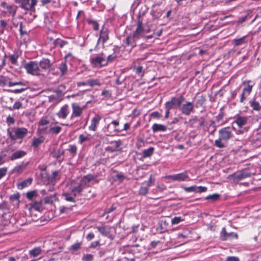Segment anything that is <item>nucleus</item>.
<instances>
[{"label":"nucleus","instance_id":"obj_1","mask_svg":"<svg viewBox=\"0 0 261 261\" xmlns=\"http://www.w3.org/2000/svg\"><path fill=\"white\" fill-rule=\"evenodd\" d=\"M232 130L233 129L230 127L220 129L219 130V138L215 141V145L220 148L225 147L227 141L233 136Z\"/></svg>","mask_w":261,"mask_h":261},{"label":"nucleus","instance_id":"obj_2","mask_svg":"<svg viewBox=\"0 0 261 261\" xmlns=\"http://www.w3.org/2000/svg\"><path fill=\"white\" fill-rule=\"evenodd\" d=\"M24 68L27 71V72L34 75H44V73L40 72L39 69L38 63L33 61H31L26 64Z\"/></svg>","mask_w":261,"mask_h":261},{"label":"nucleus","instance_id":"obj_3","mask_svg":"<svg viewBox=\"0 0 261 261\" xmlns=\"http://www.w3.org/2000/svg\"><path fill=\"white\" fill-rule=\"evenodd\" d=\"M67 186L69 187L71 192L73 193V195H77L81 193L85 188L81 180L76 181L74 180H71L68 183Z\"/></svg>","mask_w":261,"mask_h":261},{"label":"nucleus","instance_id":"obj_4","mask_svg":"<svg viewBox=\"0 0 261 261\" xmlns=\"http://www.w3.org/2000/svg\"><path fill=\"white\" fill-rule=\"evenodd\" d=\"M185 100L183 96L180 95L178 97H173L171 99L167 101L165 104V108L168 109H172L174 108H177L181 106L182 102Z\"/></svg>","mask_w":261,"mask_h":261},{"label":"nucleus","instance_id":"obj_5","mask_svg":"<svg viewBox=\"0 0 261 261\" xmlns=\"http://www.w3.org/2000/svg\"><path fill=\"white\" fill-rule=\"evenodd\" d=\"M1 6L4 9L3 13L5 15L11 16L14 17L17 10V7L14 5L8 4L6 2H2Z\"/></svg>","mask_w":261,"mask_h":261},{"label":"nucleus","instance_id":"obj_6","mask_svg":"<svg viewBox=\"0 0 261 261\" xmlns=\"http://www.w3.org/2000/svg\"><path fill=\"white\" fill-rule=\"evenodd\" d=\"M250 81L243 82V84L245 85V86L243 89V92L241 95L240 102L243 103L244 100L246 99L247 97L251 93L253 85H250L248 83Z\"/></svg>","mask_w":261,"mask_h":261},{"label":"nucleus","instance_id":"obj_7","mask_svg":"<svg viewBox=\"0 0 261 261\" xmlns=\"http://www.w3.org/2000/svg\"><path fill=\"white\" fill-rule=\"evenodd\" d=\"M85 108L86 105L80 107L77 103H72L71 104L72 114L70 116V119H73L74 118L80 117Z\"/></svg>","mask_w":261,"mask_h":261},{"label":"nucleus","instance_id":"obj_8","mask_svg":"<svg viewBox=\"0 0 261 261\" xmlns=\"http://www.w3.org/2000/svg\"><path fill=\"white\" fill-rule=\"evenodd\" d=\"M119 125V122L118 120H114L105 127L104 131L108 133V135H111L114 133H119L121 130L117 128Z\"/></svg>","mask_w":261,"mask_h":261},{"label":"nucleus","instance_id":"obj_9","mask_svg":"<svg viewBox=\"0 0 261 261\" xmlns=\"http://www.w3.org/2000/svg\"><path fill=\"white\" fill-rule=\"evenodd\" d=\"M90 63L95 67H101L108 64L105 58L99 56L90 58Z\"/></svg>","mask_w":261,"mask_h":261},{"label":"nucleus","instance_id":"obj_10","mask_svg":"<svg viewBox=\"0 0 261 261\" xmlns=\"http://www.w3.org/2000/svg\"><path fill=\"white\" fill-rule=\"evenodd\" d=\"M143 23L141 20L139 18L137 23V27L135 31H134L132 38L134 40L139 39L140 37L143 36V33L145 31V29L143 28Z\"/></svg>","mask_w":261,"mask_h":261},{"label":"nucleus","instance_id":"obj_11","mask_svg":"<svg viewBox=\"0 0 261 261\" xmlns=\"http://www.w3.org/2000/svg\"><path fill=\"white\" fill-rule=\"evenodd\" d=\"M251 176L250 173L247 169H244L234 173L230 175V177L235 181H238Z\"/></svg>","mask_w":261,"mask_h":261},{"label":"nucleus","instance_id":"obj_12","mask_svg":"<svg viewBox=\"0 0 261 261\" xmlns=\"http://www.w3.org/2000/svg\"><path fill=\"white\" fill-rule=\"evenodd\" d=\"M180 110L183 114L189 116L194 112V105L192 102L187 101L181 106Z\"/></svg>","mask_w":261,"mask_h":261},{"label":"nucleus","instance_id":"obj_13","mask_svg":"<svg viewBox=\"0 0 261 261\" xmlns=\"http://www.w3.org/2000/svg\"><path fill=\"white\" fill-rule=\"evenodd\" d=\"M43 250L40 246L35 247L29 251V255L30 258H34L33 260H36L41 258V255Z\"/></svg>","mask_w":261,"mask_h":261},{"label":"nucleus","instance_id":"obj_14","mask_svg":"<svg viewBox=\"0 0 261 261\" xmlns=\"http://www.w3.org/2000/svg\"><path fill=\"white\" fill-rule=\"evenodd\" d=\"M40 72L44 73V75L51 66L50 61L48 59H43L38 63Z\"/></svg>","mask_w":261,"mask_h":261},{"label":"nucleus","instance_id":"obj_15","mask_svg":"<svg viewBox=\"0 0 261 261\" xmlns=\"http://www.w3.org/2000/svg\"><path fill=\"white\" fill-rule=\"evenodd\" d=\"M220 238L222 241H226L227 239L231 238L238 239V236L236 233L230 232L227 233L225 227H223L221 233Z\"/></svg>","mask_w":261,"mask_h":261},{"label":"nucleus","instance_id":"obj_16","mask_svg":"<svg viewBox=\"0 0 261 261\" xmlns=\"http://www.w3.org/2000/svg\"><path fill=\"white\" fill-rule=\"evenodd\" d=\"M189 177L188 174L186 171L184 172L169 175L168 178L173 181H181L186 180Z\"/></svg>","mask_w":261,"mask_h":261},{"label":"nucleus","instance_id":"obj_17","mask_svg":"<svg viewBox=\"0 0 261 261\" xmlns=\"http://www.w3.org/2000/svg\"><path fill=\"white\" fill-rule=\"evenodd\" d=\"M97 176L94 174H88L84 176L81 180L85 187H88L90 184L96 180Z\"/></svg>","mask_w":261,"mask_h":261},{"label":"nucleus","instance_id":"obj_18","mask_svg":"<svg viewBox=\"0 0 261 261\" xmlns=\"http://www.w3.org/2000/svg\"><path fill=\"white\" fill-rule=\"evenodd\" d=\"M70 110L67 105H65L61 108L60 110L57 113V115L59 118L65 119L69 114Z\"/></svg>","mask_w":261,"mask_h":261},{"label":"nucleus","instance_id":"obj_19","mask_svg":"<svg viewBox=\"0 0 261 261\" xmlns=\"http://www.w3.org/2000/svg\"><path fill=\"white\" fill-rule=\"evenodd\" d=\"M28 130L24 127H18L14 132L15 139H22L27 135Z\"/></svg>","mask_w":261,"mask_h":261},{"label":"nucleus","instance_id":"obj_20","mask_svg":"<svg viewBox=\"0 0 261 261\" xmlns=\"http://www.w3.org/2000/svg\"><path fill=\"white\" fill-rule=\"evenodd\" d=\"M100 119L101 117L100 116H95L91 120V125L89 126V129L91 130L95 131Z\"/></svg>","mask_w":261,"mask_h":261},{"label":"nucleus","instance_id":"obj_21","mask_svg":"<svg viewBox=\"0 0 261 261\" xmlns=\"http://www.w3.org/2000/svg\"><path fill=\"white\" fill-rule=\"evenodd\" d=\"M58 123L57 122L55 123H52L50 125V128L48 130L49 133L52 134L57 135L59 134L61 131L62 128L60 126L56 125V124Z\"/></svg>","mask_w":261,"mask_h":261},{"label":"nucleus","instance_id":"obj_22","mask_svg":"<svg viewBox=\"0 0 261 261\" xmlns=\"http://www.w3.org/2000/svg\"><path fill=\"white\" fill-rule=\"evenodd\" d=\"M247 118L243 116H239L234 121L233 123H236L237 125L241 128L246 124L247 122Z\"/></svg>","mask_w":261,"mask_h":261},{"label":"nucleus","instance_id":"obj_23","mask_svg":"<svg viewBox=\"0 0 261 261\" xmlns=\"http://www.w3.org/2000/svg\"><path fill=\"white\" fill-rule=\"evenodd\" d=\"M96 228L102 236L107 237L109 236L110 228L109 226H97Z\"/></svg>","mask_w":261,"mask_h":261},{"label":"nucleus","instance_id":"obj_24","mask_svg":"<svg viewBox=\"0 0 261 261\" xmlns=\"http://www.w3.org/2000/svg\"><path fill=\"white\" fill-rule=\"evenodd\" d=\"M27 153L23 150H17L12 154L10 159L12 161L21 158L26 155Z\"/></svg>","mask_w":261,"mask_h":261},{"label":"nucleus","instance_id":"obj_25","mask_svg":"<svg viewBox=\"0 0 261 261\" xmlns=\"http://www.w3.org/2000/svg\"><path fill=\"white\" fill-rule=\"evenodd\" d=\"M76 196L73 195V193L71 191L70 192H67L63 193V196L66 201L73 203L75 202V198Z\"/></svg>","mask_w":261,"mask_h":261},{"label":"nucleus","instance_id":"obj_26","mask_svg":"<svg viewBox=\"0 0 261 261\" xmlns=\"http://www.w3.org/2000/svg\"><path fill=\"white\" fill-rule=\"evenodd\" d=\"M120 143L119 141H114L110 143V145L106 148V150L114 152L120 146Z\"/></svg>","mask_w":261,"mask_h":261},{"label":"nucleus","instance_id":"obj_27","mask_svg":"<svg viewBox=\"0 0 261 261\" xmlns=\"http://www.w3.org/2000/svg\"><path fill=\"white\" fill-rule=\"evenodd\" d=\"M58 69L60 71L61 75L63 76L66 74L67 72V66L66 61H64L62 62L58 66Z\"/></svg>","mask_w":261,"mask_h":261},{"label":"nucleus","instance_id":"obj_28","mask_svg":"<svg viewBox=\"0 0 261 261\" xmlns=\"http://www.w3.org/2000/svg\"><path fill=\"white\" fill-rule=\"evenodd\" d=\"M167 127L166 126L161 124L154 123L152 126V130L153 133L164 132L165 131Z\"/></svg>","mask_w":261,"mask_h":261},{"label":"nucleus","instance_id":"obj_29","mask_svg":"<svg viewBox=\"0 0 261 261\" xmlns=\"http://www.w3.org/2000/svg\"><path fill=\"white\" fill-rule=\"evenodd\" d=\"M149 186L147 185L146 181H145L142 184V186H141L139 189V194L141 195H145L147 194L148 192V187Z\"/></svg>","mask_w":261,"mask_h":261},{"label":"nucleus","instance_id":"obj_30","mask_svg":"<svg viewBox=\"0 0 261 261\" xmlns=\"http://www.w3.org/2000/svg\"><path fill=\"white\" fill-rule=\"evenodd\" d=\"M101 39L102 43H105L109 39L108 33L107 30H105L103 28L100 31V37L99 40Z\"/></svg>","mask_w":261,"mask_h":261},{"label":"nucleus","instance_id":"obj_31","mask_svg":"<svg viewBox=\"0 0 261 261\" xmlns=\"http://www.w3.org/2000/svg\"><path fill=\"white\" fill-rule=\"evenodd\" d=\"M64 153V150L60 147L57 150H54L51 152V154L52 156L55 159H58L60 158Z\"/></svg>","mask_w":261,"mask_h":261},{"label":"nucleus","instance_id":"obj_32","mask_svg":"<svg viewBox=\"0 0 261 261\" xmlns=\"http://www.w3.org/2000/svg\"><path fill=\"white\" fill-rule=\"evenodd\" d=\"M32 178H28L21 182L18 184L17 187L19 189H22L24 188V187H28L29 185H30L32 183Z\"/></svg>","mask_w":261,"mask_h":261},{"label":"nucleus","instance_id":"obj_33","mask_svg":"<svg viewBox=\"0 0 261 261\" xmlns=\"http://www.w3.org/2000/svg\"><path fill=\"white\" fill-rule=\"evenodd\" d=\"M154 148L153 147H150L147 149H145L142 152V156L143 158H148L153 153Z\"/></svg>","mask_w":261,"mask_h":261},{"label":"nucleus","instance_id":"obj_34","mask_svg":"<svg viewBox=\"0 0 261 261\" xmlns=\"http://www.w3.org/2000/svg\"><path fill=\"white\" fill-rule=\"evenodd\" d=\"M205 101V98L203 95H201L196 100L195 103L196 108L203 107Z\"/></svg>","mask_w":261,"mask_h":261},{"label":"nucleus","instance_id":"obj_35","mask_svg":"<svg viewBox=\"0 0 261 261\" xmlns=\"http://www.w3.org/2000/svg\"><path fill=\"white\" fill-rule=\"evenodd\" d=\"M43 141L44 139L43 137L35 138L33 140L32 145V146L37 147L40 144H41L43 142Z\"/></svg>","mask_w":261,"mask_h":261},{"label":"nucleus","instance_id":"obj_36","mask_svg":"<svg viewBox=\"0 0 261 261\" xmlns=\"http://www.w3.org/2000/svg\"><path fill=\"white\" fill-rule=\"evenodd\" d=\"M11 82L10 79L3 75L0 76V86H5L6 85H9V82Z\"/></svg>","mask_w":261,"mask_h":261},{"label":"nucleus","instance_id":"obj_37","mask_svg":"<svg viewBox=\"0 0 261 261\" xmlns=\"http://www.w3.org/2000/svg\"><path fill=\"white\" fill-rule=\"evenodd\" d=\"M30 0H21L19 4H20V7L25 10H30L29 3Z\"/></svg>","mask_w":261,"mask_h":261},{"label":"nucleus","instance_id":"obj_38","mask_svg":"<svg viewBox=\"0 0 261 261\" xmlns=\"http://www.w3.org/2000/svg\"><path fill=\"white\" fill-rule=\"evenodd\" d=\"M56 194H54L52 195L45 197L44 199V200L45 203L52 204L56 200Z\"/></svg>","mask_w":261,"mask_h":261},{"label":"nucleus","instance_id":"obj_39","mask_svg":"<svg viewBox=\"0 0 261 261\" xmlns=\"http://www.w3.org/2000/svg\"><path fill=\"white\" fill-rule=\"evenodd\" d=\"M50 178L51 181H55L59 180L60 178V174L59 171H55L53 172L51 175H50Z\"/></svg>","mask_w":261,"mask_h":261},{"label":"nucleus","instance_id":"obj_40","mask_svg":"<svg viewBox=\"0 0 261 261\" xmlns=\"http://www.w3.org/2000/svg\"><path fill=\"white\" fill-rule=\"evenodd\" d=\"M88 85L91 87H93L95 85H101V83L98 79H89L88 80Z\"/></svg>","mask_w":261,"mask_h":261},{"label":"nucleus","instance_id":"obj_41","mask_svg":"<svg viewBox=\"0 0 261 261\" xmlns=\"http://www.w3.org/2000/svg\"><path fill=\"white\" fill-rule=\"evenodd\" d=\"M250 106L253 110L259 111L260 110V106L258 101L254 100L250 103Z\"/></svg>","mask_w":261,"mask_h":261},{"label":"nucleus","instance_id":"obj_42","mask_svg":"<svg viewBox=\"0 0 261 261\" xmlns=\"http://www.w3.org/2000/svg\"><path fill=\"white\" fill-rule=\"evenodd\" d=\"M87 21L89 24L92 26L94 30L97 31L99 29V24L96 21L91 19H88Z\"/></svg>","mask_w":261,"mask_h":261},{"label":"nucleus","instance_id":"obj_43","mask_svg":"<svg viewBox=\"0 0 261 261\" xmlns=\"http://www.w3.org/2000/svg\"><path fill=\"white\" fill-rule=\"evenodd\" d=\"M245 37H241L239 39H235L233 42L236 46H239L245 43Z\"/></svg>","mask_w":261,"mask_h":261},{"label":"nucleus","instance_id":"obj_44","mask_svg":"<svg viewBox=\"0 0 261 261\" xmlns=\"http://www.w3.org/2000/svg\"><path fill=\"white\" fill-rule=\"evenodd\" d=\"M54 42L56 46H59L60 47H63L67 43L66 41L60 39H56Z\"/></svg>","mask_w":261,"mask_h":261},{"label":"nucleus","instance_id":"obj_45","mask_svg":"<svg viewBox=\"0 0 261 261\" xmlns=\"http://www.w3.org/2000/svg\"><path fill=\"white\" fill-rule=\"evenodd\" d=\"M224 111H223V108H221L220 110V112L218 114V115L216 117V120L217 121V122H220V121H221L224 116Z\"/></svg>","mask_w":261,"mask_h":261},{"label":"nucleus","instance_id":"obj_46","mask_svg":"<svg viewBox=\"0 0 261 261\" xmlns=\"http://www.w3.org/2000/svg\"><path fill=\"white\" fill-rule=\"evenodd\" d=\"M220 197V195L218 194L215 193L212 195H208L206 197L205 199L206 200H212L213 201L217 200Z\"/></svg>","mask_w":261,"mask_h":261},{"label":"nucleus","instance_id":"obj_47","mask_svg":"<svg viewBox=\"0 0 261 261\" xmlns=\"http://www.w3.org/2000/svg\"><path fill=\"white\" fill-rule=\"evenodd\" d=\"M67 150L71 153L72 156H74L76 153L77 147L74 145H70Z\"/></svg>","mask_w":261,"mask_h":261},{"label":"nucleus","instance_id":"obj_48","mask_svg":"<svg viewBox=\"0 0 261 261\" xmlns=\"http://www.w3.org/2000/svg\"><path fill=\"white\" fill-rule=\"evenodd\" d=\"M10 200L15 204H18L19 203V195L18 194H13L11 195L10 197Z\"/></svg>","mask_w":261,"mask_h":261},{"label":"nucleus","instance_id":"obj_49","mask_svg":"<svg viewBox=\"0 0 261 261\" xmlns=\"http://www.w3.org/2000/svg\"><path fill=\"white\" fill-rule=\"evenodd\" d=\"M10 58L11 62L13 64H16L17 61L18 56L17 54L11 55L8 57Z\"/></svg>","mask_w":261,"mask_h":261},{"label":"nucleus","instance_id":"obj_50","mask_svg":"<svg viewBox=\"0 0 261 261\" xmlns=\"http://www.w3.org/2000/svg\"><path fill=\"white\" fill-rule=\"evenodd\" d=\"M15 119L13 117L9 115L6 119V122L8 125H11L15 123Z\"/></svg>","mask_w":261,"mask_h":261},{"label":"nucleus","instance_id":"obj_51","mask_svg":"<svg viewBox=\"0 0 261 261\" xmlns=\"http://www.w3.org/2000/svg\"><path fill=\"white\" fill-rule=\"evenodd\" d=\"M82 259L83 261H93V256L91 254H87L83 256Z\"/></svg>","mask_w":261,"mask_h":261},{"label":"nucleus","instance_id":"obj_52","mask_svg":"<svg viewBox=\"0 0 261 261\" xmlns=\"http://www.w3.org/2000/svg\"><path fill=\"white\" fill-rule=\"evenodd\" d=\"M182 221L180 217H175L171 220V223L173 225L177 224Z\"/></svg>","mask_w":261,"mask_h":261},{"label":"nucleus","instance_id":"obj_53","mask_svg":"<svg viewBox=\"0 0 261 261\" xmlns=\"http://www.w3.org/2000/svg\"><path fill=\"white\" fill-rule=\"evenodd\" d=\"M184 189L186 192H196L197 186H192L189 187H185Z\"/></svg>","mask_w":261,"mask_h":261},{"label":"nucleus","instance_id":"obj_54","mask_svg":"<svg viewBox=\"0 0 261 261\" xmlns=\"http://www.w3.org/2000/svg\"><path fill=\"white\" fill-rule=\"evenodd\" d=\"M79 142L81 144H82L83 142L89 140V138L84 135H80L79 137Z\"/></svg>","mask_w":261,"mask_h":261},{"label":"nucleus","instance_id":"obj_55","mask_svg":"<svg viewBox=\"0 0 261 261\" xmlns=\"http://www.w3.org/2000/svg\"><path fill=\"white\" fill-rule=\"evenodd\" d=\"M134 69L136 71V73L137 74H138L139 75H143V67L142 66H138V67L135 66Z\"/></svg>","mask_w":261,"mask_h":261},{"label":"nucleus","instance_id":"obj_56","mask_svg":"<svg viewBox=\"0 0 261 261\" xmlns=\"http://www.w3.org/2000/svg\"><path fill=\"white\" fill-rule=\"evenodd\" d=\"M80 248L81 243H76L71 246L70 249L73 251H75L79 250Z\"/></svg>","mask_w":261,"mask_h":261},{"label":"nucleus","instance_id":"obj_57","mask_svg":"<svg viewBox=\"0 0 261 261\" xmlns=\"http://www.w3.org/2000/svg\"><path fill=\"white\" fill-rule=\"evenodd\" d=\"M26 196L29 199H32L34 196H36V192L35 191L29 192L27 193Z\"/></svg>","mask_w":261,"mask_h":261},{"label":"nucleus","instance_id":"obj_58","mask_svg":"<svg viewBox=\"0 0 261 261\" xmlns=\"http://www.w3.org/2000/svg\"><path fill=\"white\" fill-rule=\"evenodd\" d=\"M146 181L147 185H148L150 187V186L154 185V181H155V179H154V178L152 177V175H150L149 178V180Z\"/></svg>","mask_w":261,"mask_h":261},{"label":"nucleus","instance_id":"obj_59","mask_svg":"<svg viewBox=\"0 0 261 261\" xmlns=\"http://www.w3.org/2000/svg\"><path fill=\"white\" fill-rule=\"evenodd\" d=\"M101 95L108 98L111 97V93L109 91L107 90H103L102 91Z\"/></svg>","mask_w":261,"mask_h":261},{"label":"nucleus","instance_id":"obj_60","mask_svg":"<svg viewBox=\"0 0 261 261\" xmlns=\"http://www.w3.org/2000/svg\"><path fill=\"white\" fill-rule=\"evenodd\" d=\"M207 188L202 186L197 187L196 193H202L206 191Z\"/></svg>","mask_w":261,"mask_h":261},{"label":"nucleus","instance_id":"obj_61","mask_svg":"<svg viewBox=\"0 0 261 261\" xmlns=\"http://www.w3.org/2000/svg\"><path fill=\"white\" fill-rule=\"evenodd\" d=\"M7 171V168H0V179L6 174Z\"/></svg>","mask_w":261,"mask_h":261},{"label":"nucleus","instance_id":"obj_62","mask_svg":"<svg viewBox=\"0 0 261 261\" xmlns=\"http://www.w3.org/2000/svg\"><path fill=\"white\" fill-rule=\"evenodd\" d=\"M7 134L8 135V136L11 140H16L15 134H13V133L10 130L9 128H8L7 129Z\"/></svg>","mask_w":261,"mask_h":261},{"label":"nucleus","instance_id":"obj_63","mask_svg":"<svg viewBox=\"0 0 261 261\" xmlns=\"http://www.w3.org/2000/svg\"><path fill=\"white\" fill-rule=\"evenodd\" d=\"M22 107V103L18 101H16L13 105V108L14 109L18 110Z\"/></svg>","mask_w":261,"mask_h":261},{"label":"nucleus","instance_id":"obj_64","mask_svg":"<svg viewBox=\"0 0 261 261\" xmlns=\"http://www.w3.org/2000/svg\"><path fill=\"white\" fill-rule=\"evenodd\" d=\"M226 261H240V260L236 256H228L226 258Z\"/></svg>","mask_w":261,"mask_h":261}]
</instances>
